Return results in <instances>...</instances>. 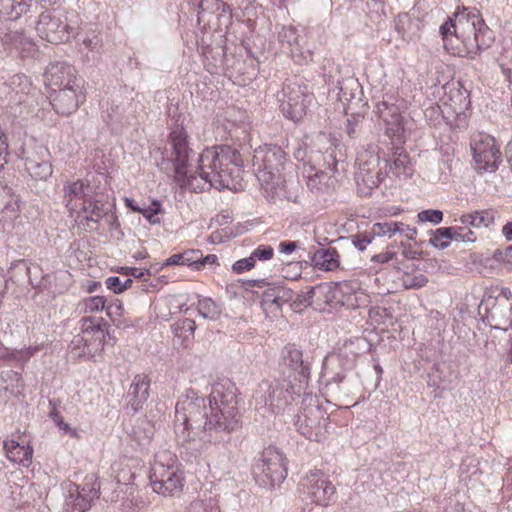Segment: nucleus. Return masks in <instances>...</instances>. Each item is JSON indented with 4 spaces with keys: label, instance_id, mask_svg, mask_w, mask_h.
I'll return each mask as SVG.
<instances>
[{
    "label": "nucleus",
    "instance_id": "obj_37",
    "mask_svg": "<svg viewBox=\"0 0 512 512\" xmlns=\"http://www.w3.org/2000/svg\"><path fill=\"white\" fill-rule=\"evenodd\" d=\"M78 36V41L82 46L87 50L88 53H92V57L100 54V50L103 46V40L101 37V33L96 28H88L83 34H79L78 32L75 36Z\"/></svg>",
    "mask_w": 512,
    "mask_h": 512
},
{
    "label": "nucleus",
    "instance_id": "obj_15",
    "mask_svg": "<svg viewBox=\"0 0 512 512\" xmlns=\"http://www.w3.org/2000/svg\"><path fill=\"white\" fill-rule=\"evenodd\" d=\"M106 198L102 192L95 190L92 197L76 212L77 222L89 230L96 229L102 219H106L111 228L119 226L112 205L107 203Z\"/></svg>",
    "mask_w": 512,
    "mask_h": 512
},
{
    "label": "nucleus",
    "instance_id": "obj_40",
    "mask_svg": "<svg viewBox=\"0 0 512 512\" xmlns=\"http://www.w3.org/2000/svg\"><path fill=\"white\" fill-rule=\"evenodd\" d=\"M186 512H220L218 501L213 497L192 501Z\"/></svg>",
    "mask_w": 512,
    "mask_h": 512
},
{
    "label": "nucleus",
    "instance_id": "obj_58",
    "mask_svg": "<svg viewBox=\"0 0 512 512\" xmlns=\"http://www.w3.org/2000/svg\"><path fill=\"white\" fill-rule=\"evenodd\" d=\"M428 282V279L425 275L423 274H418V275H415L411 278H408L407 280L404 281L405 283V287L406 288H421L423 286H425Z\"/></svg>",
    "mask_w": 512,
    "mask_h": 512
},
{
    "label": "nucleus",
    "instance_id": "obj_6",
    "mask_svg": "<svg viewBox=\"0 0 512 512\" xmlns=\"http://www.w3.org/2000/svg\"><path fill=\"white\" fill-rule=\"evenodd\" d=\"M78 324L80 332L72 338L70 352L76 357L89 359L100 356L109 336L107 322L102 317L85 316Z\"/></svg>",
    "mask_w": 512,
    "mask_h": 512
},
{
    "label": "nucleus",
    "instance_id": "obj_34",
    "mask_svg": "<svg viewBox=\"0 0 512 512\" xmlns=\"http://www.w3.org/2000/svg\"><path fill=\"white\" fill-rule=\"evenodd\" d=\"M496 215L497 211L494 209H483L463 214L460 216L459 221L465 226L488 228L494 224Z\"/></svg>",
    "mask_w": 512,
    "mask_h": 512
},
{
    "label": "nucleus",
    "instance_id": "obj_63",
    "mask_svg": "<svg viewBox=\"0 0 512 512\" xmlns=\"http://www.w3.org/2000/svg\"><path fill=\"white\" fill-rule=\"evenodd\" d=\"M493 300L497 302H508L512 306V292L509 288L503 287L497 296H493Z\"/></svg>",
    "mask_w": 512,
    "mask_h": 512
},
{
    "label": "nucleus",
    "instance_id": "obj_53",
    "mask_svg": "<svg viewBox=\"0 0 512 512\" xmlns=\"http://www.w3.org/2000/svg\"><path fill=\"white\" fill-rule=\"evenodd\" d=\"M254 262L256 261H267L273 258L274 249L270 245L261 244L257 246L250 254Z\"/></svg>",
    "mask_w": 512,
    "mask_h": 512
},
{
    "label": "nucleus",
    "instance_id": "obj_38",
    "mask_svg": "<svg viewBox=\"0 0 512 512\" xmlns=\"http://www.w3.org/2000/svg\"><path fill=\"white\" fill-rule=\"evenodd\" d=\"M125 107L115 100H107L102 104L101 117L110 126L120 124L124 119Z\"/></svg>",
    "mask_w": 512,
    "mask_h": 512
},
{
    "label": "nucleus",
    "instance_id": "obj_48",
    "mask_svg": "<svg viewBox=\"0 0 512 512\" xmlns=\"http://www.w3.org/2000/svg\"><path fill=\"white\" fill-rule=\"evenodd\" d=\"M418 222H430L434 225L440 224L443 221V212L438 209H426L417 214Z\"/></svg>",
    "mask_w": 512,
    "mask_h": 512
},
{
    "label": "nucleus",
    "instance_id": "obj_43",
    "mask_svg": "<svg viewBox=\"0 0 512 512\" xmlns=\"http://www.w3.org/2000/svg\"><path fill=\"white\" fill-rule=\"evenodd\" d=\"M452 230L447 229V227H440L436 229L430 240L429 244L437 249H445L450 244Z\"/></svg>",
    "mask_w": 512,
    "mask_h": 512
},
{
    "label": "nucleus",
    "instance_id": "obj_29",
    "mask_svg": "<svg viewBox=\"0 0 512 512\" xmlns=\"http://www.w3.org/2000/svg\"><path fill=\"white\" fill-rule=\"evenodd\" d=\"M150 379L146 374H137L127 393V406L134 412L143 408L149 397Z\"/></svg>",
    "mask_w": 512,
    "mask_h": 512
},
{
    "label": "nucleus",
    "instance_id": "obj_22",
    "mask_svg": "<svg viewBox=\"0 0 512 512\" xmlns=\"http://www.w3.org/2000/svg\"><path fill=\"white\" fill-rule=\"evenodd\" d=\"M482 310L483 322L492 329L507 331L512 325V306L508 302H497L492 295L486 293L479 305V311Z\"/></svg>",
    "mask_w": 512,
    "mask_h": 512
},
{
    "label": "nucleus",
    "instance_id": "obj_39",
    "mask_svg": "<svg viewBox=\"0 0 512 512\" xmlns=\"http://www.w3.org/2000/svg\"><path fill=\"white\" fill-rule=\"evenodd\" d=\"M198 312L204 319L216 321L222 314V306L210 297H199Z\"/></svg>",
    "mask_w": 512,
    "mask_h": 512
},
{
    "label": "nucleus",
    "instance_id": "obj_60",
    "mask_svg": "<svg viewBox=\"0 0 512 512\" xmlns=\"http://www.w3.org/2000/svg\"><path fill=\"white\" fill-rule=\"evenodd\" d=\"M299 247V241L285 240L278 244V251L281 254L290 255Z\"/></svg>",
    "mask_w": 512,
    "mask_h": 512
},
{
    "label": "nucleus",
    "instance_id": "obj_24",
    "mask_svg": "<svg viewBox=\"0 0 512 512\" xmlns=\"http://www.w3.org/2000/svg\"><path fill=\"white\" fill-rule=\"evenodd\" d=\"M374 112L382 120L385 134L391 139L392 144H403L405 142V128L399 108L395 104L382 101L377 103Z\"/></svg>",
    "mask_w": 512,
    "mask_h": 512
},
{
    "label": "nucleus",
    "instance_id": "obj_42",
    "mask_svg": "<svg viewBox=\"0 0 512 512\" xmlns=\"http://www.w3.org/2000/svg\"><path fill=\"white\" fill-rule=\"evenodd\" d=\"M223 7V11H226L228 6L223 3L221 0H199L197 3H194V9L197 11L198 23L201 21V15L208 12L213 13Z\"/></svg>",
    "mask_w": 512,
    "mask_h": 512
},
{
    "label": "nucleus",
    "instance_id": "obj_5",
    "mask_svg": "<svg viewBox=\"0 0 512 512\" xmlns=\"http://www.w3.org/2000/svg\"><path fill=\"white\" fill-rule=\"evenodd\" d=\"M152 490L162 496L176 497L182 494L185 486V473L175 453L159 450L150 468Z\"/></svg>",
    "mask_w": 512,
    "mask_h": 512
},
{
    "label": "nucleus",
    "instance_id": "obj_7",
    "mask_svg": "<svg viewBox=\"0 0 512 512\" xmlns=\"http://www.w3.org/2000/svg\"><path fill=\"white\" fill-rule=\"evenodd\" d=\"M356 352L345 345L338 353L328 355L322 365L321 379L331 396H347L350 393V380L347 372L355 367Z\"/></svg>",
    "mask_w": 512,
    "mask_h": 512
},
{
    "label": "nucleus",
    "instance_id": "obj_27",
    "mask_svg": "<svg viewBox=\"0 0 512 512\" xmlns=\"http://www.w3.org/2000/svg\"><path fill=\"white\" fill-rule=\"evenodd\" d=\"M43 76L45 85L51 90L82 80L77 78L76 69L65 61L50 63Z\"/></svg>",
    "mask_w": 512,
    "mask_h": 512
},
{
    "label": "nucleus",
    "instance_id": "obj_32",
    "mask_svg": "<svg viewBox=\"0 0 512 512\" xmlns=\"http://www.w3.org/2000/svg\"><path fill=\"white\" fill-rule=\"evenodd\" d=\"M3 448L10 461L26 467L31 463L33 448L29 444L7 439L3 442Z\"/></svg>",
    "mask_w": 512,
    "mask_h": 512
},
{
    "label": "nucleus",
    "instance_id": "obj_41",
    "mask_svg": "<svg viewBox=\"0 0 512 512\" xmlns=\"http://www.w3.org/2000/svg\"><path fill=\"white\" fill-rule=\"evenodd\" d=\"M106 300L103 296H89L83 298L79 304L78 308L83 313H94L105 310Z\"/></svg>",
    "mask_w": 512,
    "mask_h": 512
},
{
    "label": "nucleus",
    "instance_id": "obj_31",
    "mask_svg": "<svg viewBox=\"0 0 512 512\" xmlns=\"http://www.w3.org/2000/svg\"><path fill=\"white\" fill-rule=\"evenodd\" d=\"M394 152L391 159L384 160V171L389 167L390 172L398 178H408L413 173L411 161L403 147L394 145Z\"/></svg>",
    "mask_w": 512,
    "mask_h": 512
},
{
    "label": "nucleus",
    "instance_id": "obj_61",
    "mask_svg": "<svg viewBox=\"0 0 512 512\" xmlns=\"http://www.w3.org/2000/svg\"><path fill=\"white\" fill-rule=\"evenodd\" d=\"M396 250H398V254H401L406 259H417L419 256V252L404 246L403 243L396 244Z\"/></svg>",
    "mask_w": 512,
    "mask_h": 512
},
{
    "label": "nucleus",
    "instance_id": "obj_55",
    "mask_svg": "<svg viewBox=\"0 0 512 512\" xmlns=\"http://www.w3.org/2000/svg\"><path fill=\"white\" fill-rule=\"evenodd\" d=\"M254 267H255V262L250 255L249 257L237 260L232 265V270H233V272H235L237 274H241L243 272L251 270Z\"/></svg>",
    "mask_w": 512,
    "mask_h": 512
},
{
    "label": "nucleus",
    "instance_id": "obj_52",
    "mask_svg": "<svg viewBox=\"0 0 512 512\" xmlns=\"http://www.w3.org/2000/svg\"><path fill=\"white\" fill-rule=\"evenodd\" d=\"M397 256H398V250H396V244H391V245L387 246V248L384 252L373 255L371 257V262L384 264L393 259H397Z\"/></svg>",
    "mask_w": 512,
    "mask_h": 512
},
{
    "label": "nucleus",
    "instance_id": "obj_20",
    "mask_svg": "<svg viewBox=\"0 0 512 512\" xmlns=\"http://www.w3.org/2000/svg\"><path fill=\"white\" fill-rule=\"evenodd\" d=\"M52 91L50 103L56 113L60 115L72 114L85 101L83 80L65 85L58 88V90L53 89Z\"/></svg>",
    "mask_w": 512,
    "mask_h": 512
},
{
    "label": "nucleus",
    "instance_id": "obj_2",
    "mask_svg": "<svg viewBox=\"0 0 512 512\" xmlns=\"http://www.w3.org/2000/svg\"><path fill=\"white\" fill-rule=\"evenodd\" d=\"M168 144L171 157H163L158 166L167 174L173 173L181 188L201 192L210 187L233 189L239 183L244 161L236 148L217 145L204 149L199 155L196 170H193L189 163L192 149L183 127L176 126L170 132Z\"/></svg>",
    "mask_w": 512,
    "mask_h": 512
},
{
    "label": "nucleus",
    "instance_id": "obj_51",
    "mask_svg": "<svg viewBox=\"0 0 512 512\" xmlns=\"http://www.w3.org/2000/svg\"><path fill=\"white\" fill-rule=\"evenodd\" d=\"M276 293H277V302H276L275 310L280 311L284 304H286V303L291 304V301L293 300V296H294V292L292 289H290L284 285L278 284V289H277Z\"/></svg>",
    "mask_w": 512,
    "mask_h": 512
},
{
    "label": "nucleus",
    "instance_id": "obj_19",
    "mask_svg": "<svg viewBox=\"0 0 512 512\" xmlns=\"http://www.w3.org/2000/svg\"><path fill=\"white\" fill-rule=\"evenodd\" d=\"M471 149L479 172H495L501 162V153L494 137L478 134L472 139Z\"/></svg>",
    "mask_w": 512,
    "mask_h": 512
},
{
    "label": "nucleus",
    "instance_id": "obj_25",
    "mask_svg": "<svg viewBox=\"0 0 512 512\" xmlns=\"http://www.w3.org/2000/svg\"><path fill=\"white\" fill-rule=\"evenodd\" d=\"M39 350V346H29L21 349H10L0 342V366H11L18 368L12 370L11 380L17 383L22 380V371L25 364Z\"/></svg>",
    "mask_w": 512,
    "mask_h": 512
},
{
    "label": "nucleus",
    "instance_id": "obj_46",
    "mask_svg": "<svg viewBox=\"0 0 512 512\" xmlns=\"http://www.w3.org/2000/svg\"><path fill=\"white\" fill-rule=\"evenodd\" d=\"M398 227H401L398 222H379L375 223L371 229L375 237H392L399 230Z\"/></svg>",
    "mask_w": 512,
    "mask_h": 512
},
{
    "label": "nucleus",
    "instance_id": "obj_14",
    "mask_svg": "<svg viewBox=\"0 0 512 512\" xmlns=\"http://www.w3.org/2000/svg\"><path fill=\"white\" fill-rule=\"evenodd\" d=\"M313 98L307 85L298 82L286 83L282 89V97L279 98L280 110L285 118L298 122L306 115Z\"/></svg>",
    "mask_w": 512,
    "mask_h": 512
},
{
    "label": "nucleus",
    "instance_id": "obj_35",
    "mask_svg": "<svg viewBox=\"0 0 512 512\" xmlns=\"http://www.w3.org/2000/svg\"><path fill=\"white\" fill-rule=\"evenodd\" d=\"M25 167L31 177L39 180H46L52 175V165L48 158L27 157Z\"/></svg>",
    "mask_w": 512,
    "mask_h": 512
},
{
    "label": "nucleus",
    "instance_id": "obj_59",
    "mask_svg": "<svg viewBox=\"0 0 512 512\" xmlns=\"http://www.w3.org/2000/svg\"><path fill=\"white\" fill-rule=\"evenodd\" d=\"M360 121V116L353 115L347 119L346 123V132L350 138H356L358 136V123Z\"/></svg>",
    "mask_w": 512,
    "mask_h": 512
},
{
    "label": "nucleus",
    "instance_id": "obj_8",
    "mask_svg": "<svg viewBox=\"0 0 512 512\" xmlns=\"http://www.w3.org/2000/svg\"><path fill=\"white\" fill-rule=\"evenodd\" d=\"M79 28L78 16L74 11L47 10L40 14L36 24L38 35L52 44L68 42L75 37Z\"/></svg>",
    "mask_w": 512,
    "mask_h": 512
},
{
    "label": "nucleus",
    "instance_id": "obj_18",
    "mask_svg": "<svg viewBox=\"0 0 512 512\" xmlns=\"http://www.w3.org/2000/svg\"><path fill=\"white\" fill-rule=\"evenodd\" d=\"M300 492L306 501L327 506L335 496V487L322 471L315 470L307 474L300 483Z\"/></svg>",
    "mask_w": 512,
    "mask_h": 512
},
{
    "label": "nucleus",
    "instance_id": "obj_28",
    "mask_svg": "<svg viewBox=\"0 0 512 512\" xmlns=\"http://www.w3.org/2000/svg\"><path fill=\"white\" fill-rule=\"evenodd\" d=\"M459 377L451 361H440L433 365L428 375V385L440 390L452 389Z\"/></svg>",
    "mask_w": 512,
    "mask_h": 512
},
{
    "label": "nucleus",
    "instance_id": "obj_16",
    "mask_svg": "<svg viewBox=\"0 0 512 512\" xmlns=\"http://www.w3.org/2000/svg\"><path fill=\"white\" fill-rule=\"evenodd\" d=\"M275 37L279 48L300 65L307 64L313 59V52L304 43V37L297 26L292 24H276Z\"/></svg>",
    "mask_w": 512,
    "mask_h": 512
},
{
    "label": "nucleus",
    "instance_id": "obj_49",
    "mask_svg": "<svg viewBox=\"0 0 512 512\" xmlns=\"http://www.w3.org/2000/svg\"><path fill=\"white\" fill-rule=\"evenodd\" d=\"M185 266L192 267L195 270H201L202 251L199 249H188L184 252Z\"/></svg>",
    "mask_w": 512,
    "mask_h": 512
},
{
    "label": "nucleus",
    "instance_id": "obj_54",
    "mask_svg": "<svg viewBox=\"0 0 512 512\" xmlns=\"http://www.w3.org/2000/svg\"><path fill=\"white\" fill-rule=\"evenodd\" d=\"M105 311L107 316L115 323L118 317H121L124 313V306L119 300H115L107 303Z\"/></svg>",
    "mask_w": 512,
    "mask_h": 512
},
{
    "label": "nucleus",
    "instance_id": "obj_12",
    "mask_svg": "<svg viewBox=\"0 0 512 512\" xmlns=\"http://www.w3.org/2000/svg\"><path fill=\"white\" fill-rule=\"evenodd\" d=\"M279 370L281 378L298 384V392H307L311 365L296 345L288 344L282 349Z\"/></svg>",
    "mask_w": 512,
    "mask_h": 512
},
{
    "label": "nucleus",
    "instance_id": "obj_9",
    "mask_svg": "<svg viewBox=\"0 0 512 512\" xmlns=\"http://www.w3.org/2000/svg\"><path fill=\"white\" fill-rule=\"evenodd\" d=\"M328 420L329 415L319 399L310 392H303L302 410L295 421L297 431L311 441L321 442L329 432Z\"/></svg>",
    "mask_w": 512,
    "mask_h": 512
},
{
    "label": "nucleus",
    "instance_id": "obj_26",
    "mask_svg": "<svg viewBox=\"0 0 512 512\" xmlns=\"http://www.w3.org/2000/svg\"><path fill=\"white\" fill-rule=\"evenodd\" d=\"M96 188L88 181L77 179L63 185V204L70 212H77L92 197Z\"/></svg>",
    "mask_w": 512,
    "mask_h": 512
},
{
    "label": "nucleus",
    "instance_id": "obj_10",
    "mask_svg": "<svg viewBox=\"0 0 512 512\" xmlns=\"http://www.w3.org/2000/svg\"><path fill=\"white\" fill-rule=\"evenodd\" d=\"M256 483L264 488L279 486L287 477L286 459L275 447L265 448L253 466Z\"/></svg>",
    "mask_w": 512,
    "mask_h": 512
},
{
    "label": "nucleus",
    "instance_id": "obj_62",
    "mask_svg": "<svg viewBox=\"0 0 512 512\" xmlns=\"http://www.w3.org/2000/svg\"><path fill=\"white\" fill-rule=\"evenodd\" d=\"M398 224L401 227H398L399 230H397V233L404 235L408 240H414L416 238V235H417L416 228H411L410 226L405 225L401 222H398Z\"/></svg>",
    "mask_w": 512,
    "mask_h": 512
},
{
    "label": "nucleus",
    "instance_id": "obj_30",
    "mask_svg": "<svg viewBox=\"0 0 512 512\" xmlns=\"http://www.w3.org/2000/svg\"><path fill=\"white\" fill-rule=\"evenodd\" d=\"M334 149H328L324 153V161L327 164V170H315V168L312 165H309V171H315L314 174H308L306 176L307 178V185L311 190H320L321 184L324 183L325 185L328 184V181L330 180L331 176L330 173L334 172L337 166V160L334 155Z\"/></svg>",
    "mask_w": 512,
    "mask_h": 512
},
{
    "label": "nucleus",
    "instance_id": "obj_4",
    "mask_svg": "<svg viewBox=\"0 0 512 512\" xmlns=\"http://www.w3.org/2000/svg\"><path fill=\"white\" fill-rule=\"evenodd\" d=\"M253 166L265 198L276 203L282 200L296 202L297 190L289 187L282 171L292 164L287 161L286 152L278 145H265L255 150Z\"/></svg>",
    "mask_w": 512,
    "mask_h": 512
},
{
    "label": "nucleus",
    "instance_id": "obj_36",
    "mask_svg": "<svg viewBox=\"0 0 512 512\" xmlns=\"http://www.w3.org/2000/svg\"><path fill=\"white\" fill-rule=\"evenodd\" d=\"M6 42H9L22 57L32 56L36 51L35 43L23 32L15 31L7 34Z\"/></svg>",
    "mask_w": 512,
    "mask_h": 512
},
{
    "label": "nucleus",
    "instance_id": "obj_17",
    "mask_svg": "<svg viewBox=\"0 0 512 512\" xmlns=\"http://www.w3.org/2000/svg\"><path fill=\"white\" fill-rule=\"evenodd\" d=\"M356 164L358 166L355 173L357 185H363L369 190L378 187L387 175V172L380 167V157L374 145H369L358 152Z\"/></svg>",
    "mask_w": 512,
    "mask_h": 512
},
{
    "label": "nucleus",
    "instance_id": "obj_13",
    "mask_svg": "<svg viewBox=\"0 0 512 512\" xmlns=\"http://www.w3.org/2000/svg\"><path fill=\"white\" fill-rule=\"evenodd\" d=\"M297 388V383L283 378L274 379L270 383H263L261 386L263 395L260 396L257 404L263 405L271 413L278 414L284 411L295 400L296 396H303V392H298Z\"/></svg>",
    "mask_w": 512,
    "mask_h": 512
},
{
    "label": "nucleus",
    "instance_id": "obj_45",
    "mask_svg": "<svg viewBox=\"0 0 512 512\" xmlns=\"http://www.w3.org/2000/svg\"><path fill=\"white\" fill-rule=\"evenodd\" d=\"M308 306L314 307V297L311 295L310 289L304 293L294 295L290 304V307L295 312H301Z\"/></svg>",
    "mask_w": 512,
    "mask_h": 512
},
{
    "label": "nucleus",
    "instance_id": "obj_1",
    "mask_svg": "<svg viewBox=\"0 0 512 512\" xmlns=\"http://www.w3.org/2000/svg\"><path fill=\"white\" fill-rule=\"evenodd\" d=\"M241 424L237 388L230 380L212 385L208 404L197 391L188 389L175 406L176 440L197 451L221 442Z\"/></svg>",
    "mask_w": 512,
    "mask_h": 512
},
{
    "label": "nucleus",
    "instance_id": "obj_56",
    "mask_svg": "<svg viewBox=\"0 0 512 512\" xmlns=\"http://www.w3.org/2000/svg\"><path fill=\"white\" fill-rule=\"evenodd\" d=\"M106 287L113 291L115 294H120L125 291V284H122L118 276H110L105 281Z\"/></svg>",
    "mask_w": 512,
    "mask_h": 512
},
{
    "label": "nucleus",
    "instance_id": "obj_64",
    "mask_svg": "<svg viewBox=\"0 0 512 512\" xmlns=\"http://www.w3.org/2000/svg\"><path fill=\"white\" fill-rule=\"evenodd\" d=\"M170 265H185L184 264V253H176L168 257L165 262L162 264V267L164 266H170Z\"/></svg>",
    "mask_w": 512,
    "mask_h": 512
},
{
    "label": "nucleus",
    "instance_id": "obj_57",
    "mask_svg": "<svg viewBox=\"0 0 512 512\" xmlns=\"http://www.w3.org/2000/svg\"><path fill=\"white\" fill-rule=\"evenodd\" d=\"M50 416L54 418L57 426L59 427L60 430H62L64 433L66 434H70L72 437H77V431L76 429H73L69 426V424L65 423L62 419V417H60L58 415V413L53 410L51 413H50Z\"/></svg>",
    "mask_w": 512,
    "mask_h": 512
},
{
    "label": "nucleus",
    "instance_id": "obj_23",
    "mask_svg": "<svg viewBox=\"0 0 512 512\" xmlns=\"http://www.w3.org/2000/svg\"><path fill=\"white\" fill-rule=\"evenodd\" d=\"M34 91L35 88L28 76L15 74L0 86V100L7 106H18L26 103Z\"/></svg>",
    "mask_w": 512,
    "mask_h": 512
},
{
    "label": "nucleus",
    "instance_id": "obj_3",
    "mask_svg": "<svg viewBox=\"0 0 512 512\" xmlns=\"http://www.w3.org/2000/svg\"><path fill=\"white\" fill-rule=\"evenodd\" d=\"M439 31L446 50L471 59L494 42L492 30L486 25L479 10L472 7H458L453 17L440 26Z\"/></svg>",
    "mask_w": 512,
    "mask_h": 512
},
{
    "label": "nucleus",
    "instance_id": "obj_44",
    "mask_svg": "<svg viewBox=\"0 0 512 512\" xmlns=\"http://www.w3.org/2000/svg\"><path fill=\"white\" fill-rule=\"evenodd\" d=\"M141 213L144 218L152 225L160 224L159 214L163 212L162 205L158 200H153L148 206H142Z\"/></svg>",
    "mask_w": 512,
    "mask_h": 512
},
{
    "label": "nucleus",
    "instance_id": "obj_11",
    "mask_svg": "<svg viewBox=\"0 0 512 512\" xmlns=\"http://www.w3.org/2000/svg\"><path fill=\"white\" fill-rule=\"evenodd\" d=\"M100 486L94 476H87L82 484L64 481L61 490L64 497V512H86L98 498Z\"/></svg>",
    "mask_w": 512,
    "mask_h": 512
},
{
    "label": "nucleus",
    "instance_id": "obj_50",
    "mask_svg": "<svg viewBox=\"0 0 512 512\" xmlns=\"http://www.w3.org/2000/svg\"><path fill=\"white\" fill-rule=\"evenodd\" d=\"M375 236L372 233V229L370 231H366L364 233H358L351 236L352 244L360 251L366 249V247L374 240Z\"/></svg>",
    "mask_w": 512,
    "mask_h": 512
},
{
    "label": "nucleus",
    "instance_id": "obj_33",
    "mask_svg": "<svg viewBox=\"0 0 512 512\" xmlns=\"http://www.w3.org/2000/svg\"><path fill=\"white\" fill-rule=\"evenodd\" d=\"M313 265L321 270L332 271L339 267V255L335 248L326 247L317 249L311 256Z\"/></svg>",
    "mask_w": 512,
    "mask_h": 512
},
{
    "label": "nucleus",
    "instance_id": "obj_21",
    "mask_svg": "<svg viewBox=\"0 0 512 512\" xmlns=\"http://www.w3.org/2000/svg\"><path fill=\"white\" fill-rule=\"evenodd\" d=\"M355 290L350 283H342L337 287H332L328 284H320L310 288V293L314 297V309L318 311H331L338 306L346 304L344 299L339 296H346ZM349 299H347V302Z\"/></svg>",
    "mask_w": 512,
    "mask_h": 512
},
{
    "label": "nucleus",
    "instance_id": "obj_47",
    "mask_svg": "<svg viewBox=\"0 0 512 512\" xmlns=\"http://www.w3.org/2000/svg\"><path fill=\"white\" fill-rule=\"evenodd\" d=\"M266 287L267 288L264 290L263 295H262V300H261L262 306L267 309H270V310H275L276 302H277V293L276 292L278 289V284H273V285L268 284Z\"/></svg>",
    "mask_w": 512,
    "mask_h": 512
}]
</instances>
